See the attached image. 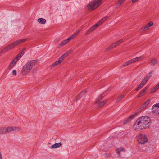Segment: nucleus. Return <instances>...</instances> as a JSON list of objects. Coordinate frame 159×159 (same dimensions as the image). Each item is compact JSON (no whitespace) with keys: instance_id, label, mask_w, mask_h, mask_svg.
I'll return each instance as SVG.
<instances>
[{"instance_id":"1","label":"nucleus","mask_w":159,"mask_h":159,"mask_svg":"<svg viewBox=\"0 0 159 159\" xmlns=\"http://www.w3.org/2000/svg\"><path fill=\"white\" fill-rule=\"evenodd\" d=\"M150 118L148 116H143L139 118L136 121L134 126H136V129L142 130L145 129L147 125L150 123Z\"/></svg>"},{"instance_id":"2","label":"nucleus","mask_w":159,"mask_h":159,"mask_svg":"<svg viewBox=\"0 0 159 159\" xmlns=\"http://www.w3.org/2000/svg\"><path fill=\"white\" fill-rule=\"evenodd\" d=\"M37 63L36 60H32L28 61L23 67L21 71L22 74L24 75L27 74Z\"/></svg>"},{"instance_id":"3","label":"nucleus","mask_w":159,"mask_h":159,"mask_svg":"<svg viewBox=\"0 0 159 159\" xmlns=\"http://www.w3.org/2000/svg\"><path fill=\"white\" fill-rule=\"evenodd\" d=\"M102 3V0H95L87 6V7L89 10L93 11L97 8Z\"/></svg>"},{"instance_id":"4","label":"nucleus","mask_w":159,"mask_h":159,"mask_svg":"<svg viewBox=\"0 0 159 159\" xmlns=\"http://www.w3.org/2000/svg\"><path fill=\"white\" fill-rule=\"evenodd\" d=\"M80 32V30H78V31H76L75 33L73 34L71 36L68 38L67 39H66L62 42L60 43L59 44L60 46H61L63 45H65L67 43H68L70 41V40L71 39L75 38L76 36H77L79 33Z\"/></svg>"},{"instance_id":"5","label":"nucleus","mask_w":159,"mask_h":159,"mask_svg":"<svg viewBox=\"0 0 159 159\" xmlns=\"http://www.w3.org/2000/svg\"><path fill=\"white\" fill-rule=\"evenodd\" d=\"M137 140L139 144H145L148 140L146 135L143 134H140L137 137Z\"/></svg>"},{"instance_id":"6","label":"nucleus","mask_w":159,"mask_h":159,"mask_svg":"<svg viewBox=\"0 0 159 159\" xmlns=\"http://www.w3.org/2000/svg\"><path fill=\"white\" fill-rule=\"evenodd\" d=\"M108 18L107 16L101 19L98 23L92 26L89 30L91 32L93 31L97 27L100 25Z\"/></svg>"},{"instance_id":"7","label":"nucleus","mask_w":159,"mask_h":159,"mask_svg":"<svg viewBox=\"0 0 159 159\" xmlns=\"http://www.w3.org/2000/svg\"><path fill=\"white\" fill-rule=\"evenodd\" d=\"M143 58L142 57H140L131 59L125 62L121 66V68L124 67L127 65H128L133 62H135L141 59H143Z\"/></svg>"},{"instance_id":"8","label":"nucleus","mask_w":159,"mask_h":159,"mask_svg":"<svg viewBox=\"0 0 159 159\" xmlns=\"http://www.w3.org/2000/svg\"><path fill=\"white\" fill-rule=\"evenodd\" d=\"M141 112V109H138L136 111L134 115L131 116L129 117L125 120L124 122V124H125L129 122L131 119H133L139 113Z\"/></svg>"},{"instance_id":"9","label":"nucleus","mask_w":159,"mask_h":159,"mask_svg":"<svg viewBox=\"0 0 159 159\" xmlns=\"http://www.w3.org/2000/svg\"><path fill=\"white\" fill-rule=\"evenodd\" d=\"M152 112L156 115H159V103L154 105L152 107Z\"/></svg>"},{"instance_id":"10","label":"nucleus","mask_w":159,"mask_h":159,"mask_svg":"<svg viewBox=\"0 0 159 159\" xmlns=\"http://www.w3.org/2000/svg\"><path fill=\"white\" fill-rule=\"evenodd\" d=\"M16 46L15 42L8 45L7 47L3 49V52L7 51L11 49H12Z\"/></svg>"},{"instance_id":"11","label":"nucleus","mask_w":159,"mask_h":159,"mask_svg":"<svg viewBox=\"0 0 159 159\" xmlns=\"http://www.w3.org/2000/svg\"><path fill=\"white\" fill-rule=\"evenodd\" d=\"M153 23L152 22H150L148 23V24L145 25V26L143 27L141 29V30L143 31L144 30H147L149 29V28L153 25Z\"/></svg>"},{"instance_id":"12","label":"nucleus","mask_w":159,"mask_h":159,"mask_svg":"<svg viewBox=\"0 0 159 159\" xmlns=\"http://www.w3.org/2000/svg\"><path fill=\"white\" fill-rule=\"evenodd\" d=\"M148 62L151 65H155L158 63V61L155 59H152L151 58H150L148 60Z\"/></svg>"},{"instance_id":"13","label":"nucleus","mask_w":159,"mask_h":159,"mask_svg":"<svg viewBox=\"0 0 159 159\" xmlns=\"http://www.w3.org/2000/svg\"><path fill=\"white\" fill-rule=\"evenodd\" d=\"M150 101L151 100L150 99H148L147 100L143 105H142L141 107L139 109H141V111L142 109H143L149 104Z\"/></svg>"},{"instance_id":"14","label":"nucleus","mask_w":159,"mask_h":159,"mask_svg":"<svg viewBox=\"0 0 159 159\" xmlns=\"http://www.w3.org/2000/svg\"><path fill=\"white\" fill-rule=\"evenodd\" d=\"M27 40V39H21L15 41L16 44V46L18 45L21 43H23L25 42Z\"/></svg>"},{"instance_id":"15","label":"nucleus","mask_w":159,"mask_h":159,"mask_svg":"<svg viewBox=\"0 0 159 159\" xmlns=\"http://www.w3.org/2000/svg\"><path fill=\"white\" fill-rule=\"evenodd\" d=\"M148 88V87H146L144 89L141 90L139 93V94L138 96V97L139 98L143 96L146 90H147Z\"/></svg>"},{"instance_id":"16","label":"nucleus","mask_w":159,"mask_h":159,"mask_svg":"<svg viewBox=\"0 0 159 159\" xmlns=\"http://www.w3.org/2000/svg\"><path fill=\"white\" fill-rule=\"evenodd\" d=\"M7 133L14 132V126H9L7 127Z\"/></svg>"},{"instance_id":"17","label":"nucleus","mask_w":159,"mask_h":159,"mask_svg":"<svg viewBox=\"0 0 159 159\" xmlns=\"http://www.w3.org/2000/svg\"><path fill=\"white\" fill-rule=\"evenodd\" d=\"M62 145V144L61 143H56L55 144L52 145L51 148L53 149H55L60 147Z\"/></svg>"},{"instance_id":"18","label":"nucleus","mask_w":159,"mask_h":159,"mask_svg":"<svg viewBox=\"0 0 159 159\" xmlns=\"http://www.w3.org/2000/svg\"><path fill=\"white\" fill-rule=\"evenodd\" d=\"M72 52V50H70L69 51H68L63 55L61 57L63 59H64L69 54L71 53Z\"/></svg>"},{"instance_id":"19","label":"nucleus","mask_w":159,"mask_h":159,"mask_svg":"<svg viewBox=\"0 0 159 159\" xmlns=\"http://www.w3.org/2000/svg\"><path fill=\"white\" fill-rule=\"evenodd\" d=\"M7 127H2L0 128V134L7 133Z\"/></svg>"},{"instance_id":"20","label":"nucleus","mask_w":159,"mask_h":159,"mask_svg":"<svg viewBox=\"0 0 159 159\" xmlns=\"http://www.w3.org/2000/svg\"><path fill=\"white\" fill-rule=\"evenodd\" d=\"M103 97V94H101L99 96L97 99L96 101L95 102V104H98V103L101 100Z\"/></svg>"},{"instance_id":"21","label":"nucleus","mask_w":159,"mask_h":159,"mask_svg":"<svg viewBox=\"0 0 159 159\" xmlns=\"http://www.w3.org/2000/svg\"><path fill=\"white\" fill-rule=\"evenodd\" d=\"M116 46V44H115V43H114L111 44L109 47L107 48L106 49V51H107L108 50H109L110 49H112L114 48H115Z\"/></svg>"},{"instance_id":"22","label":"nucleus","mask_w":159,"mask_h":159,"mask_svg":"<svg viewBox=\"0 0 159 159\" xmlns=\"http://www.w3.org/2000/svg\"><path fill=\"white\" fill-rule=\"evenodd\" d=\"M116 150L117 154L120 156V152L124 150V148H120L116 149Z\"/></svg>"},{"instance_id":"23","label":"nucleus","mask_w":159,"mask_h":159,"mask_svg":"<svg viewBox=\"0 0 159 159\" xmlns=\"http://www.w3.org/2000/svg\"><path fill=\"white\" fill-rule=\"evenodd\" d=\"M38 21L41 24H44L46 23V20L43 18H40L38 19Z\"/></svg>"},{"instance_id":"24","label":"nucleus","mask_w":159,"mask_h":159,"mask_svg":"<svg viewBox=\"0 0 159 159\" xmlns=\"http://www.w3.org/2000/svg\"><path fill=\"white\" fill-rule=\"evenodd\" d=\"M107 102V100H104L102 102L98 103V107H101L104 105Z\"/></svg>"},{"instance_id":"25","label":"nucleus","mask_w":159,"mask_h":159,"mask_svg":"<svg viewBox=\"0 0 159 159\" xmlns=\"http://www.w3.org/2000/svg\"><path fill=\"white\" fill-rule=\"evenodd\" d=\"M125 95H121L118 96L117 100L116 101V103L119 102L121 100L125 97Z\"/></svg>"},{"instance_id":"26","label":"nucleus","mask_w":159,"mask_h":159,"mask_svg":"<svg viewBox=\"0 0 159 159\" xmlns=\"http://www.w3.org/2000/svg\"><path fill=\"white\" fill-rule=\"evenodd\" d=\"M86 90H84L77 97V99H80V98L82 97L83 94H84L86 93Z\"/></svg>"},{"instance_id":"27","label":"nucleus","mask_w":159,"mask_h":159,"mask_svg":"<svg viewBox=\"0 0 159 159\" xmlns=\"http://www.w3.org/2000/svg\"><path fill=\"white\" fill-rule=\"evenodd\" d=\"M23 55L20 52L15 58L17 59V61H18Z\"/></svg>"},{"instance_id":"28","label":"nucleus","mask_w":159,"mask_h":159,"mask_svg":"<svg viewBox=\"0 0 159 159\" xmlns=\"http://www.w3.org/2000/svg\"><path fill=\"white\" fill-rule=\"evenodd\" d=\"M59 61H56L54 63H53L52 65H51V67L53 68L55 66L60 64V63L59 62Z\"/></svg>"},{"instance_id":"29","label":"nucleus","mask_w":159,"mask_h":159,"mask_svg":"<svg viewBox=\"0 0 159 159\" xmlns=\"http://www.w3.org/2000/svg\"><path fill=\"white\" fill-rule=\"evenodd\" d=\"M21 130V128L20 127L14 126V132H19Z\"/></svg>"},{"instance_id":"30","label":"nucleus","mask_w":159,"mask_h":159,"mask_svg":"<svg viewBox=\"0 0 159 159\" xmlns=\"http://www.w3.org/2000/svg\"><path fill=\"white\" fill-rule=\"evenodd\" d=\"M144 86L141 83H140L138 86V87L135 89L136 91H139L141 88L143 87Z\"/></svg>"},{"instance_id":"31","label":"nucleus","mask_w":159,"mask_h":159,"mask_svg":"<svg viewBox=\"0 0 159 159\" xmlns=\"http://www.w3.org/2000/svg\"><path fill=\"white\" fill-rule=\"evenodd\" d=\"M123 41V39H121L114 43L116 44V46H117V45H118L120 43H121Z\"/></svg>"},{"instance_id":"32","label":"nucleus","mask_w":159,"mask_h":159,"mask_svg":"<svg viewBox=\"0 0 159 159\" xmlns=\"http://www.w3.org/2000/svg\"><path fill=\"white\" fill-rule=\"evenodd\" d=\"M125 1V0H119L117 6L118 7L120 6Z\"/></svg>"},{"instance_id":"33","label":"nucleus","mask_w":159,"mask_h":159,"mask_svg":"<svg viewBox=\"0 0 159 159\" xmlns=\"http://www.w3.org/2000/svg\"><path fill=\"white\" fill-rule=\"evenodd\" d=\"M15 64H13L12 62H11L9 66V70H11L12 68L14 66Z\"/></svg>"},{"instance_id":"34","label":"nucleus","mask_w":159,"mask_h":159,"mask_svg":"<svg viewBox=\"0 0 159 159\" xmlns=\"http://www.w3.org/2000/svg\"><path fill=\"white\" fill-rule=\"evenodd\" d=\"M157 87H154L151 90V93H154L156 92L157 89Z\"/></svg>"},{"instance_id":"35","label":"nucleus","mask_w":159,"mask_h":159,"mask_svg":"<svg viewBox=\"0 0 159 159\" xmlns=\"http://www.w3.org/2000/svg\"><path fill=\"white\" fill-rule=\"evenodd\" d=\"M152 71L150 72L146 76L148 77V78L149 79L152 76L151 74L152 73Z\"/></svg>"},{"instance_id":"36","label":"nucleus","mask_w":159,"mask_h":159,"mask_svg":"<svg viewBox=\"0 0 159 159\" xmlns=\"http://www.w3.org/2000/svg\"><path fill=\"white\" fill-rule=\"evenodd\" d=\"M17 61V59H16L15 58H14V59L13 60L11 61V62H12V63L14 64H15L16 62L17 61Z\"/></svg>"},{"instance_id":"37","label":"nucleus","mask_w":159,"mask_h":159,"mask_svg":"<svg viewBox=\"0 0 159 159\" xmlns=\"http://www.w3.org/2000/svg\"><path fill=\"white\" fill-rule=\"evenodd\" d=\"M148 77H146L144 79V80H144V81H145V82H147L148 81V80H149V79L148 78Z\"/></svg>"},{"instance_id":"38","label":"nucleus","mask_w":159,"mask_h":159,"mask_svg":"<svg viewBox=\"0 0 159 159\" xmlns=\"http://www.w3.org/2000/svg\"><path fill=\"white\" fill-rule=\"evenodd\" d=\"M64 59H62V58L61 57H60L58 61H59V62L61 63L62 62V61Z\"/></svg>"},{"instance_id":"39","label":"nucleus","mask_w":159,"mask_h":159,"mask_svg":"<svg viewBox=\"0 0 159 159\" xmlns=\"http://www.w3.org/2000/svg\"><path fill=\"white\" fill-rule=\"evenodd\" d=\"M91 33L92 32H90L89 30H88L86 33L85 34L86 35H88Z\"/></svg>"},{"instance_id":"40","label":"nucleus","mask_w":159,"mask_h":159,"mask_svg":"<svg viewBox=\"0 0 159 159\" xmlns=\"http://www.w3.org/2000/svg\"><path fill=\"white\" fill-rule=\"evenodd\" d=\"M12 74L14 75H16V71L15 70H13L12 71Z\"/></svg>"},{"instance_id":"41","label":"nucleus","mask_w":159,"mask_h":159,"mask_svg":"<svg viewBox=\"0 0 159 159\" xmlns=\"http://www.w3.org/2000/svg\"><path fill=\"white\" fill-rule=\"evenodd\" d=\"M25 49H26L25 48H23L22 52H21V53L23 55L24 54V53L25 52Z\"/></svg>"},{"instance_id":"42","label":"nucleus","mask_w":159,"mask_h":159,"mask_svg":"<svg viewBox=\"0 0 159 159\" xmlns=\"http://www.w3.org/2000/svg\"><path fill=\"white\" fill-rule=\"evenodd\" d=\"M146 82L144 81V80H143L141 82V83L144 86V85L146 84Z\"/></svg>"},{"instance_id":"43","label":"nucleus","mask_w":159,"mask_h":159,"mask_svg":"<svg viewBox=\"0 0 159 159\" xmlns=\"http://www.w3.org/2000/svg\"><path fill=\"white\" fill-rule=\"evenodd\" d=\"M139 0H132V2L133 3H134L138 1Z\"/></svg>"},{"instance_id":"44","label":"nucleus","mask_w":159,"mask_h":159,"mask_svg":"<svg viewBox=\"0 0 159 159\" xmlns=\"http://www.w3.org/2000/svg\"><path fill=\"white\" fill-rule=\"evenodd\" d=\"M0 159H2V154H1V153L0 152Z\"/></svg>"},{"instance_id":"45","label":"nucleus","mask_w":159,"mask_h":159,"mask_svg":"<svg viewBox=\"0 0 159 159\" xmlns=\"http://www.w3.org/2000/svg\"><path fill=\"white\" fill-rule=\"evenodd\" d=\"M156 87H157V89H158L159 88V83L157 84Z\"/></svg>"}]
</instances>
